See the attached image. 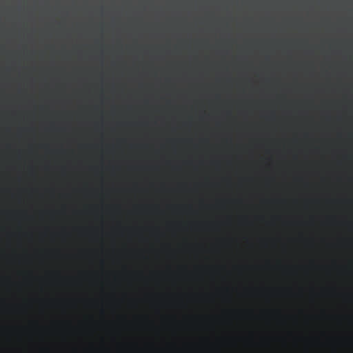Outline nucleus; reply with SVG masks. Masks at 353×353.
Returning <instances> with one entry per match:
<instances>
[{"instance_id": "3", "label": "nucleus", "mask_w": 353, "mask_h": 353, "mask_svg": "<svg viewBox=\"0 0 353 353\" xmlns=\"http://www.w3.org/2000/svg\"><path fill=\"white\" fill-rule=\"evenodd\" d=\"M347 225H348V226H350V225H351V223H350V222H348V223H347Z\"/></svg>"}, {"instance_id": "4", "label": "nucleus", "mask_w": 353, "mask_h": 353, "mask_svg": "<svg viewBox=\"0 0 353 353\" xmlns=\"http://www.w3.org/2000/svg\"><path fill=\"white\" fill-rule=\"evenodd\" d=\"M332 201H334V199H332Z\"/></svg>"}, {"instance_id": "2", "label": "nucleus", "mask_w": 353, "mask_h": 353, "mask_svg": "<svg viewBox=\"0 0 353 353\" xmlns=\"http://www.w3.org/2000/svg\"><path fill=\"white\" fill-rule=\"evenodd\" d=\"M298 243H314V242H298Z\"/></svg>"}, {"instance_id": "1", "label": "nucleus", "mask_w": 353, "mask_h": 353, "mask_svg": "<svg viewBox=\"0 0 353 353\" xmlns=\"http://www.w3.org/2000/svg\"><path fill=\"white\" fill-rule=\"evenodd\" d=\"M315 221H316V217L314 216V215H310V216H309V218H307V219L300 222V224H301L305 227H311V226L314 225Z\"/></svg>"}]
</instances>
